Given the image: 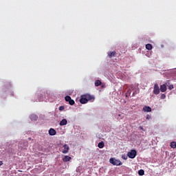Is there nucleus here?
I'll use <instances>...</instances> for the list:
<instances>
[{"instance_id":"f257e3e1","label":"nucleus","mask_w":176,"mask_h":176,"mask_svg":"<svg viewBox=\"0 0 176 176\" xmlns=\"http://www.w3.org/2000/svg\"><path fill=\"white\" fill-rule=\"evenodd\" d=\"M95 98L94 96L89 95V94H85V95H81L80 102L81 104H86L88 101H91V100H94Z\"/></svg>"},{"instance_id":"f03ea898","label":"nucleus","mask_w":176,"mask_h":176,"mask_svg":"<svg viewBox=\"0 0 176 176\" xmlns=\"http://www.w3.org/2000/svg\"><path fill=\"white\" fill-rule=\"evenodd\" d=\"M109 162L111 163L113 166H122V164L120 160H118V159L116 158H110Z\"/></svg>"},{"instance_id":"7ed1b4c3","label":"nucleus","mask_w":176,"mask_h":176,"mask_svg":"<svg viewBox=\"0 0 176 176\" xmlns=\"http://www.w3.org/2000/svg\"><path fill=\"white\" fill-rule=\"evenodd\" d=\"M136 155H137V151L134 150V149L131 150L127 153L128 157H129L131 159H133V158L136 157Z\"/></svg>"},{"instance_id":"20e7f679","label":"nucleus","mask_w":176,"mask_h":176,"mask_svg":"<svg viewBox=\"0 0 176 176\" xmlns=\"http://www.w3.org/2000/svg\"><path fill=\"white\" fill-rule=\"evenodd\" d=\"M60 149H61L62 153L66 154V153H68L69 147L68 144H63V147L60 148Z\"/></svg>"},{"instance_id":"39448f33","label":"nucleus","mask_w":176,"mask_h":176,"mask_svg":"<svg viewBox=\"0 0 176 176\" xmlns=\"http://www.w3.org/2000/svg\"><path fill=\"white\" fill-rule=\"evenodd\" d=\"M160 93V89L159 87V85H157V83H155L154 87H153V94H155V95H158V94Z\"/></svg>"},{"instance_id":"423d86ee","label":"nucleus","mask_w":176,"mask_h":176,"mask_svg":"<svg viewBox=\"0 0 176 176\" xmlns=\"http://www.w3.org/2000/svg\"><path fill=\"white\" fill-rule=\"evenodd\" d=\"M71 159H72V157L68 156V155H65V156L63 158V162H70Z\"/></svg>"},{"instance_id":"0eeeda50","label":"nucleus","mask_w":176,"mask_h":176,"mask_svg":"<svg viewBox=\"0 0 176 176\" xmlns=\"http://www.w3.org/2000/svg\"><path fill=\"white\" fill-rule=\"evenodd\" d=\"M143 111H144V112H151L152 109L151 107H149V106H144V107H143Z\"/></svg>"},{"instance_id":"6e6552de","label":"nucleus","mask_w":176,"mask_h":176,"mask_svg":"<svg viewBox=\"0 0 176 176\" xmlns=\"http://www.w3.org/2000/svg\"><path fill=\"white\" fill-rule=\"evenodd\" d=\"M160 91L162 93H164V91H167V87L166 85H160Z\"/></svg>"},{"instance_id":"1a4fd4ad","label":"nucleus","mask_w":176,"mask_h":176,"mask_svg":"<svg viewBox=\"0 0 176 176\" xmlns=\"http://www.w3.org/2000/svg\"><path fill=\"white\" fill-rule=\"evenodd\" d=\"M116 54V52L113 51V52H108V56L109 58H112V57H115Z\"/></svg>"},{"instance_id":"9d476101","label":"nucleus","mask_w":176,"mask_h":176,"mask_svg":"<svg viewBox=\"0 0 176 176\" xmlns=\"http://www.w3.org/2000/svg\"><path fill=\"white\" fill-rule=\"evenodd\" d=\"M67 123V119H63L61 121H60V126H66Z\"/></svg>"},{"instance_id":"9b49d317","label":"nucleus","mask_w":176,"mask_h":176,"mask_svg":"<svg viewBox=\"0 0 176 176\" xmlns=\"http://www.w3.org/2000/svg\"><path fill=\"white\" fill-rule=\"evenodd\" d=\"M56 133V131L55 129H50V131H49V134H50V135H55Z\"/></svg>"},{"instance_id":"f8f14e48","label":"nucleus","mask_w":176,"mask_h":176,"mask_svg":"<svg viewBox=\"0 0 176 176\" xmlns=\"http://www.w3.org/2000/svg\"><path fill=\"white\" fill-rule=\"evenodd\" d=\"M146 49L147 50H152V49H153V45H151V43H147V44L146 45Z\"/></svg>"},{"instance_id":"ddd939ff","label":"nucleus","mask_w":176,"mask_h":176,"mask_svg":"<svg viewBox=\"0 0 176 176\" xmlns=\"http://www.w3.org/2000/svg\"><path fill=\"white\" fill-rule=\"evenodd\" d=\"M38 118V117L37 116V115H35V114H32V115H31V116H30V119H31L32 120H37Z\"/></svg>"},{"instance_id":"4468645a","label":"nucleus","mask_w":176,"mask_h":176,"mask_svg":"<svg viewBox=\"0 0 176 176\" xmlns=\"http://www.w3.org/2000/svg\"><path fill=\"white\" fill-rule=\"evenodd\" d=\"M104 146H105V144L104 143V142H100L99 144H98V147L100 148V149L104 148Z\"/></svg>"},{"instance_id":"2eb2a0df","label":"nucleus","mask_w":176,"mask_h":176,"mask_svg":"<svg viewBox=\"0 0 176 176\" xmlns=\"http://www.w3.org/2000/svg\"><path fill=\"white\" fill-rule=\"evenodd\" d=\"M102 84V81L101 80H96L95 81V86L96 87H98V86H100V85Z\"/></svg>"},{"instance_id":"dca6fc26","label":"nucleus","mask_w":176,"mask_h":176,"mask_svg":"<svg viewBox=\"0 0 176 176\" xmlns=\"http://www.w3.org/2000/svg\"><path fill=\"white\" fill-rule=\"evenodd\" d=\"M170 147L175 149L176 148V142H172L170 144Z\"/></svg>"},{"instance_id":"f3484780","label":"nucleus","mask_w":176,"mask_h":176,"mask_svg":"<svg viewBox=\"0 0 176 176\" xmlns=\"http://www.w3.org/2000/svg\"><path fill=\"white\" fill-rule=\"evenodd\" d=\"M145 174V171L143 170V169H140V170L138 171L139 175H144Z\"/></svg>"},{"instance_id":"a211bd4d","label":"nucleus","mask_w":176,"mask_h":176,"mask_svg":"<svg viewBox=\"0 0 176 176\" xmlns=\"http://www.w3.org/2000/svg\"><path fill=\"white\" fill-rule=\"evenodd\" d=\"M65 99V101L69 102H69H70V100H71L70 96H66Z\"/></svg>"},{"instance_id":"6ab92c4d","label":"nucleus","mask_w":176,"mask_h":176,"mask_svg":"<svg viewBox=\"0 0 176 176\" xmlns=\"http://www.w3.org/2000/svg\"><path fill=\"white\" fill-rule=\"evenodd\" d=\"M70 105H74L75 104V101H74V100L72 99V98L70 97V100H69V103Z\"/></svg>"},{"instance_id":"aec40b11","label":"nucleus","mask_w":176,"mask_h":176,"mask_svg":"<svg viewBox=\"0 0 176 176\" xmlns=\"http://www.w3.org/2000/svg\"><path fill=\"white\" fill-rule=\"evenodd\" d=\"M122 158L124 159V160H126V159H128V155L124 154L122 155Z\"/></svg>"},{"instance_id":"412c9836","label":"nucleus","mask_w":176,"mask_h":176,"mask_svg":"<svg viewBox=\"0 0 176 176\" xmlns=\"http://www.w3.org/2000/svg\"><path fill=\"white\" fill-rule=\"evenodd\" d=\"M161 99H166V95L165 94H162V95L160 96Z\"/></svg>"},{"instance_id":"4be33fe9","label":"nucleus","mask_w":176,"mask_h":176,"mask_svg":"<svg viewBox=\"0 0 176 176\" xmlns=\"http://www.w3.org/2000/svg\"><path fill=\"white\" fill-rule=\"evenodd\" d=\"M168 89L169 90H173V89H174V85H169Z\"/></svg>"},{"instance_id":"5701e85b","label":"nucleus","mask_w":176,"mask_h":176,"mask_svg":"<svg viewBox=\"0 0 176 176\" xmlns=\"http://www.w3.org/2000/svg\"><path fill=\"white\" fill-rule=\"evenodd\" d=\"M58 109L62 111L63 110H64V106H60V107L58 108Z\"/></svg>"},{"instance_id":"b1692460","label":"nucleus","mask_w":176,"mask_h":176,"mask_svg":"<svg viewBox=\"0 0 176 176\" xmlns=\"http://www.w3.org/2000/svg\"><path fill=\"white\" fill-rule=\"evenodd\" d=\"M131 91H128V93H125L126 97H128L129 95H131Z\"/></svg>"},{"instance_id":"393cba45","label":"nucleus","mask_w":176,"mask_h":176,"mask_svg":"<svg viewBox=\"0 0 176 176\" xmlns=\"http://www.w3.org/2000/svg\"><path fill=\"white\" fill-rule=\"evenodd\" d=\"M146 120H151V115H146Z\"/></svg>"},{"instance_id":"a878e982","label":"nucleus","mask_w":176,"mask_h":176,"mask_svg":"<svg viewBox=\"0 0 176 176\" xmlns=\"http://www.w3.org/2000/svg\"><path fill=\"white\" fill-rule=\"evenodd\" d=\"M136 91H133V94H132V97H134L135 95H136Z\"/></svg>"},{"instance_id":"bb28decb","label":"nucleus","mask_w":176,"mask_h":176,"mask_svg":"<svg viewBox=\"0 0 176 176\" xmlns=\"http://www.w3.org/2000/svg\"><path fill=\"white\" fill-rule=\"evenodd\" d=\"M3 161H0V166H3Z\"/></svg>"},{"instance_id":"cd10ccee","label":"nucleus","mask_w":176,"mask_h":176,"mask_svg":"<svg viewBox=\"0 0 176 176\" xmlns=\"http://www.w3.org/2000/svg\"><path fill=\"white\" fill-rule=\"evenodd\" d=\"M140 130H144V127L140 126Z\"/></svg>"},{"instance_id":"c85d7f7f","label":"nucleus","mask_w":176,"mask_h":176,"mask_svg":"<svg viewBox=\"0 0 176 176\" xmlns=\"http://www.w3.org/2000/svg\"><path fill=\"white\" fill-rule=\"evenodd\" d=\"M119 116H120V114L119 115Z\"/></svg>"}]
</instances>
